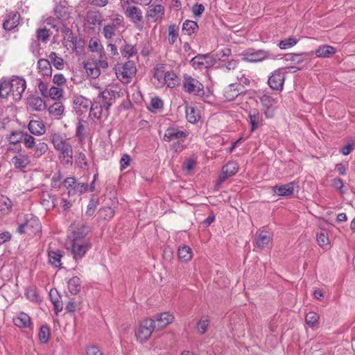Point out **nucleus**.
Instances as JSON below:
<instances>
[{
  "label": "nucleus",
  "instance_id": "09e8293b",
  "mask_svg": "<svg viewBox=\"0 0 355 355\" xmlns=\"http://www.w3.org/2000/svg\"><path fill=\"white\" fill-rule=\"evenodd\" d=\"M307 53H302L299 54L295 53H287L284 55V58L286 61H291L295 64H300L304 61V56H306Z\"/></svg>",
  "mask_w": 355,
  "mask_h": 355
},
{
  "label": "nucleus",
  "instance_id": "ddd939ff",
  "mask_svg": "<svg viewBox=\"0 0 355 355\" xmlns=\"http://www.w3.org/2000/svg\"><path fill=\"white\" fill-rule=\"evenodd\" d=\"M124 13L137 28L140 30L143 28V15L142 11L140 8L135 6H128L125 10Z\"/></svg>",
  "mask_w": 355,
  "mask_h": 355
},
{
  "label": "nucleus",
  "instance_id": "49530a36",
  "mask_svg": "<svg viewBox=\"0 0 355 355\" xmlns=\"http://www.w3.org/2000/svg\"><path fill=\"white\" fill-rule=\"evenodd\" d=\"M64 107L60 102H55L49 108V114L55 116H60L64 113Z\"/></svg>",
  "mask_w": 355,
  "mask_h": 355
},
{
  "label": "nucleus",
  "instance_id": "f3484780",
  "mask_svg": "<svg viewBox=\"0 0 355 355\" xmlns=\"http://www.w3.org/2000/svg\"><path fill=\"white\" fill-rule=\"evenodd\" d=\"M189 135L186 131L179 130L177 127L171 126L166 130L163 136V140L166 142H170L174 139H185Z\"/></svg>",
  "mask_w": 355,
  "mask_h": 355
},
{
  "label": "nucleus",
  "instance_id": "338daca9",
  "mask_svg": "<svg viewBox=\"0 0 355 355\" xmlns=\"http://www.w3.org/2000/svg\"><path fill=\"white\" fill-rule=\"evenodd\" d=\"M237 80L239 81V84H237V85L241 86L242 89H245L244 87L245 85H249L250 83V79L249 76H247L245 73H241L239 76H238Z\"/></svg>",
  "mask_w": 355,
  "mask_h": 355
},
{
  "label": "nucleus",
  "instance_id": "423d86ee",
  "mask_svg": "<svg viewBox=\"0 0 355 355\" xmlns=\"http://www.w3.org/2000/svg\"><path fill=\"white\" fill-rule=\"evenodd\" d=\"M182 84L183 89L187 93L193 94L200 96H203L205 95L203 85L191 76L184 74Z\"/></svg>",
  "mask_w": 355,
  "mask_h": 355
},
{
  "label": "nucleus",
  "instance_id": "7c9ffc66",
  "mask_svg": "<svg viewBox=\"0 0 355 355\" xmlns=\"http://www.w3.org/2000/svg\"><path fill=\"white\" fill-rule=\"evenodd\" d=\"M49 261L50 263L55 267L60 268L61 263V258L62 257V251L57 250H50L48 252Z\"/></svg>",
  "mask_w": 355,
  "mask_h": 355
},
{
  "label": "nucleus",
  "instance_id": "39448f33",
  "mask_svg": "<svg viewBox=\"0 0 355 355\" xmlns=\"http://www.w3.org/2000/svg\"><path fill=\"white\" fill-rule=\"evenodd\" d=\"M70 229L71 233L68 235L69 241L73 242H87L92 243L88 234L90 227L84 224H77V225H71Z\"/></svg>",
  "mask_w": 355,
  "mask_h": 355
},
{
  "label": "nucleus",
  "instance_id": "20e7f679",
  "mask_svg": "<svg viewBox=\"0 0 355 355\" xmlns=\"http://www.w3.org/2000/svg\"><path fill=\"white\" fill-rule=\"evenodd\" d=\"M241 56L243 60L249 62H259L275 56L268 51L249 48L245 50Z\"/></svg>",
  "mask_w": 355,
  "mask_h": 355
},
{
  "label": "nucleus",
  "instance_id": "a18cd8bd",
  "mask_svg": "<svg viewBox=\"0 0 355 355\" xmlns=\"http://www.w3.org/2000/svg\"><path fill=\"white\" fill-rule=\"evenodd\" d=\"M88 48L92 52L99 53V55L105 53L103 51V47L101 45L98 39L92 37L90 39L89 42Z\"/></svg>",
  "mask_w": 355,
  "mask_h": 355
},
{
  "label": "nucleus",
  "instance_id": "f704fd0d",
  "mask_svg": "<svg viewBox=\"0 0 355 355\" xmlns=\"http://www.w3.org/2000/svg\"><path fill=\"white\" fill-rule=\"evenodd\" d=\"M81 288V281L79 277L74 276L68 282V289L72 295H76L79 293Z\"/></svg>",
  "mask_w": 355,
  "mask_h": 355
},
{
  "label": "nucleus",
  "instance_id": "c03bdc74",
  "mask_svg": "<svg viewBox=\"0 0 355 355\" xmlns=\"http://www.w3.org/2000/svg\"><path fill=\"white\" fill-rule=\"evenodd\" d=\"M115 211L110 207H104L98 210V216L105 220H110L114 216Z\"/></svg>",
  "mask_w": 355,
  "mask_h": 355
},
{
  "label": "nucleus",
  "instance_id": "69168bd1",
  "mask_svg": "<svg viewBox=\"0 0 355 355\" xmlns=\"http://www.w3.org/2000/svg\"><path fill=\"white\" fill-rule=\"evenodd\" d=\"M239 64V61L238 60L232 59L224 64H221L220 68L221 69H225L227 71L234 70L238 67Z\"/></svg>",
  "mask_w": 355,
  "mask_h": 355
},
{
  "label": "nucleus",
  "instance_id": "2f4dec72",
  "mask_svg": "<svg viewBox=\"0 0 355 355\" xmlns=\"http://www.w3.org/2000/svg\"><path fill=\"white\" fill-rule=\"evenodd\" d=\"M336 52V49L329 45H322L315 51V55L319 58H330Z\"/></svg>",
  "mask_w": 355,
  "mask_h": 355
},
{
  "label": "nucleus",
  "instance_id": "473e14b6",
  "mask_svg": "<svg viewBox=\"0 0 355 355\" xmlns=\"http://www.w3.org/2000/svg\"><path fill=\"white\" fill-rule=\"evenodd\" d=\"M186 118L187 121L191 123H197L200 118V115L198 109L195 108L193 106H187L186 107Z\"/></svg>",
  "mask_w": 355,
  "mask_h": 355
},
{
  "label": "nucleus",
  "instance_id": "5fc2aeb1",
  "mask_svg": "<svg viewBox=\"0 0 355 355\" xmlns=\"http://www.w3.org/2000/svg\"><path fill=\"white\" fill-rule=\"evenodd\" d=\"M38 336L41 343H46L50 337V329L46 325H42L40 327Z\"/></svg>",
  "mask_w": 355,
  "mask_h": 355
},
{
  "label": "nucleus",
  "instance_id": "c756f323",
  "mask_svg": "<svg viewBox=\"0 0 355 355\" xmlns=\"http://www.w3.org/2000/svg\"><path fill=\"white\" fill-rule=\"evenodd\" d=\"M250 123L251 125L250 131L254 132L257 130L260 124H261L262 119L256 110H251L249 113Z\"/></svg>",
  "mask_w": 355,
  "mask_h": 355
},
{
  "label": "nucleus",
  "instance_id": "412c9836",
  "mask_svg": "<svg viewBox=\"0 0 355 355\" xmlns=\"http://www.w3.org/2000/svg\"><path fill=\"white\" fill-rule=\"evenodd\" d=\"M244 92L245 89H242L241 86L237 85V83H232L224 89V97L227 101H231Z\"/></svg>",
  "mask_w": 355,
  "mask_h": 355
},
{
  "label": "nucleus",
  "instance_id": "e433bc0d",
  "mask_svg": "<svg viewBox=\"0 0 355 355\" xmlns=\"http://www.w3.org/2000/svg\"><path fill=\"white\" fill-rule=\"evenodd\" d=\"M198 25L197 22L191 20H186L182 25V32L184 35H191L197 31Z\"/></svg>",
  "mask_w": 355,
  "mask_h": 355
},
{
  "label": "nucleus",
  "instance_id": "de8ad7c7",
  "mask_svg": "<svg viewBox=\"0 0 355 355\" xmlns=\"http://www.w3.org/2000/svg\"><path fill=\"white\" fill-rule=\"evenodd\" d=\"M270 239L269 234L267 232H261L257 239V247L261 249L265 248L268 244Z\"/></svg>",
  "mask_w": 355,
  "mask_h": 355
},
{
  "label": "nucleus",
  "instance_id": "bf43d9fd",
  "mask_svg": "<svg viewBox=\"0 0 355 355\" xmlns=\"http://www.w3.org/2000/svg\"><path fill=\"white\" fill-rule=\"evenodd\" d=\"M318 314L313 311L309 312L305 318L306 324H308L311 327H314L318 323Z\"/></svg>",
  "mask_w": 355,
  "mask_h": 355
},
{
  "label": "nucleus",
  "instance_id": "9d476101",
  "mask_svg": "<svg viewBox=\"0 0 355 355\" xmlns=\"http://www.w3.org/2000/svg\"><path fill=\"white\" fill-rule=\"evenodd\" d=\"M190 62L195 69H202L214 65L216 59L209 53L198 54L193 58Z\"/></svg>",
  "mask_w": 355,
  "mask_h": 355
},
{
  "label": "nucleus",
  "instance_id": "393cba45",
  "mask_svg": "<svg viewBox=\"0 0 355 355\" xmlns=\"http://www.w3.org/2000/svg\"><path fill=\"white\" fill-rule=\"evenodd\" d=\"M85 20L91 25H100L103 21V15L98 10H89L86 13Z\"/></svg>",
  "mask_w": 355,
  "mask_h": 355
},
{
  "label": "nucleus",
  "instance_id": "052dcab7",
  "mask_svg": "<svg viewBox=\"0 0 355 355\" xmlns=\"http://www.w3.org/2000/svg\"><path fill=\"white\" fill-rule=\"evenodd\" d=\"M63 94V90L58 87L52 86L49 91L48 96L53 100L60 99Z\"/></svg>",
  "mask_w": 355,
  "mask_h": 355
},
{
  "label": "nucleus",
  "instance_id": "e2e57ef3",
  "mask_svg": "<svg viewBox=\"0 0 355 355\" xmlns=\"http://www.w3.org/2000/svg\"><path fill=\"white\" fill-rule=\"evenodd\" d=\"M316 239L320 247H324L329 244L328 235L323 232L317 234Z\"/></svg>",
  "mask_w": 355,
  "mask_h": 355
},
{
  "label": "nucleus",
  "instance_id": "79ce46f5",
  "mask_svg": "<svg viewBox=\"0 0 355 355\" xmlns=\"http://www.w3.org/2000/svg\"><path fill=\"white\" fill-rule=\"evenodd\" d=\"M179 26L175 24H170L168 26V41L171 45H173L178 37Z\"/></svg>",
  "mask_w": 355,
  "mask_h": 355
},
{
  "label": "nucleus",
  "instance_id": "72a5a7b5",
  "mask_svg": "<svg viewBox=\"0 0 355 355\" xmlns=\"http://www.w3.org/2000/svg\"><path fill=\"white\" fill-rule=\"evenodd\" d=\"M89 107V116L99 119L103 114L105 115V111L103 112V110L104 107L97 101H94V103L90 105Z\"/></svg>",
  "mask_w": 355,
  "mask_h": 355
},
{
  "label": "nucleus",
  "instance_id": "f8f14e48",
  "mask_svg": "<svg viewBox=\"0 0 355 355\" xmlns=\"http://www.w3.org/2000/svg\"><path fill=\"white\" fill-rule=\"evenodd\" d=\"M69 242L71 254L76 261L82 259L92 245V243L87 242Z\"/></svg>",
  "mask_w": 355,
  "mask_h": 355
},
{
  "label": "nucleus",
  "instance_id": "7ed1b4c3",
  "mask_svg": "<svg viewBox=\"0 0 355 355\" xmlns=\"http://www.w3.org/2000/svg\"><path fill=\"white\" fill-rule=\"evenodd\" d=\"M42 225L39 219L32 215H27L24 223L20 224L17 228L18 233L26 234L31 236L40 235Z\"/></svg>",
  "mask_w": 355,
  "mask_h": 355
},
{
  "label": "nucleus",
  "instance_id": "cd10ccee",
  "mask_svg": "<svg viewBox=\"0 0 355 355\" xmlns=\"http://www.w3.org/2000/svg\"><path fill=\"white\" fill-rule=\"evenodd\" d=\"M39 73L44 76H51L52 73L51 64L47 59H40L37 62Z\"/></svg>",
  "mask_w": 355,
  "mask_h": 355
},
{
  "label": "nucleus",
  "instance_id": "b1692460",
  "mask_svg": "<svg viewBox=\"0 0 355 355\" xmlns=\"http://www.w3.org/2000/svg\"><path fill=\"white\" fill-rule=\"evenodd\" d=\"M28 128L31 133L37 136L42 135L46 132L45 125L42 121H30Z\"/></svg>",
  "mask_w": 355,
  "mask_h": 355
},
{
  "label": "nucleus",
  "instance_id": "a211bd4d",
  "mask_svg": "<svg viewBox=\"0 0 355 355\" xmlns=\"http://www.w3.org/2000/svg\"><path fill=\"white\" fill-rule=\"evenodd\" d=\"M91 105V101L83 96H76L73 100V108L76 113L80 116L87 112Z\"/></svg>",
  "mask_w": 355,
  "mask_h": 355
},
{
  "label": "nucleus",
  "instance_id": "6e6552de",
  "mask_svg": "<svg viewBox=\"0 0 355 355\" xmlns=\"http://www.w3.org/2000/svg\"><path fill=\"white\" fill-rule=\"evenodd\" d=\"M136 71L135 63L132 61H128L123 64H118L115 68V73L121 81H129Z\"/></svg>",
  "mask_w": 355,
  "mask_h": 355
},
{
  "label": "nucleus",
  "instance_id": "ea45409f",
  "mask_svg": "<svg viewBox=\"0 0 355 355\" xmlns=\"http://www.w3.org/2000/svg\"><path fill=\"white\" fill-rule=\"evenodd\" d=\"M85 69L89 76H90L92 78H96L99 76L101 72L100 69L98 68V66L96 64L91 63V62H86L85 63Z\"/></svg>",
  "mask_w": 355,
  "mask_h": 355
},
{
  "label": "nucleus",
  "instance_id": "4be33fe9",
  "mask_svg": "<svg viewBox=\"0 0 355 355\" xmlns=\"http://www.w3.org/2000/svg\"><path fill=\"white\" fill-rule=\"evenodd\" d=\"M27 104L34 111H43L46 107L45 101L41 97L36 95H31L27 98Z\"/></svg>",
  "mask_w": 355,
  "mask_h": 355
},
{
  "label": "nucleus",
  "instance_id": "f03ea898",
  "mask_svg": "<svg viewBox=\"0 0 355 355\" xmlns=\"http://www.w3.org/2000/svg\"><path fill=\"white\" fill-rule=\"evenodd\" d=\"M51 142L54 148L61 153L60 158L65 164L71 165L73 163V150L69 143L58 133L51 135Z\"/></svg>",
  "mask_w": 355,
  "mask_h": 355
},
{
  "label": "nucleus",
  "instance_id": "bb28decb",
  "mask_svg": "<svg viewBox=\"0 0 355 355\" xmlns=\"http://www.w3.org/2000/svg\"><path fill=\"white\" fill-rule=\"evenodd\" d=\"M14 324L20 328H27L31 324V318L24 312H20L18 315L13 319Z\"/></svg>",
  "mask_w": 355,
  "mask_h": 355
},
{
  "label": "nucleus",
  "instance_id": "6e6d98bb",
  "mask_svg": "<svg viewBox=\"0 0 355 355\" xmlns=\"http://www.w3.org/2000/svg\"><path fill=\"white\" fill-rule=\"evenodd\" d=\"M34 157H40L44 155L48 150V146L44 142L36 143L35 146Z\"/></svg>",
  "mask_w": 355,
  "mask_h": 355
},
{
  "label": "nucleus",
  "instance_id": "dca6fc26",
  "mask_svg": "<svg viewBox=\"0 0 355 355\" xmlns=\"http://www.w3.org/2000/svg\"><path fill=\"white\" fill-rule=\"evenodd\" d=\"M239 170V165L236 162L231 161L227 162L222 168L221 174L217 181L218 184H220L230 177L235 175Z\"/></svg>",
  "mask_w": 355,
  "mask_h": 355
},
{
  "label": "nucleus",
  "instance_id": "4c0bfd02",
  "mask_svg": "<svg viewBox=\"0 0 355 355\" xmlns=\"http://www.w3.org/2000/svg\"><path fill=\"white\" fill-rule=\"evenodd\" d=\"M165 83L167 86L171 88H174L179 85V78L178 76L173 71H166L164 76Z\"/></svg>",
  "mask_w": 355,
  "mask_h": 355
},
{
  "label": "nucleus",
  "instance_id": "c9c22d12",
  "mask_svg": "<svg viewBox=\"0 0 355 355\" xmlns=\"http://www.w3.org/2000/svg\"><path fill=\"white\" fill-rule=\"evenodd\" d=\"M260 101L263 107L264 113L267 117L272 116V114H268L269 109L272 106L274 103V99L272 96L263 94L260 97Z\"/></svg>",
  "mask_w": 355,
  "mask_h": 355
},
{
  "label": "nucleus",
  "instance_id": "4d7b16f0",
  "mask_svg": "<svg viewBox=\"0 0 355 355\" xmlns=\"http://www.w3.org/2000/svg\"><path fill=\"white\" fill-rule=\"evenodd\" d=\"M22 142L24 143L25 147L28 149L34 148L36 144L35 139L27 132H24Z\"/></svg>",
  "mask_w": 355,
  "mask_h": 355
},
{
  "label": "nucleus",
  "instance_id": "58836bf2",
  "mask_svg": "<svg viewBox=\"0 0 355 355\" xmlns=\"http://www.w3.org/2000/svg\"><path fill=\"white\" fill-rule=\"evenodd\" d=\"M178 257L182 261H189L192 257L191 249L187 245L180 246L178 249Z\"/></svg>",
  "mask_w": 355,
  "mask_h": 355
},
{
  "label": "nucleus",
  "instance_id": "603ef678",
  "mask_svg": "<svg viewBox=\"0 0 355 355\" xmlns=\"http://www.w3.org/2000/svg\"><path fill=\"white\" fill-rule=\"evenodd\" d=\"M297 40L295 37H290L288 38L280 40L278 46L281 49H286L295 46L297 43Z\"/></svg>",
  "mask_w": 355,
  "mask_h": 355
},
{
  "label": "nucleus",
  "instance_id": "4468645a",
  "mask_svg": "<svg viewBox=\"0 0 355 355\" xmlns=\"http://www.w3.org/2000/svg\"><path fill=\"white\" fill-rule=\"evenodd\" d=\"M165 13L164 7L161 4H152L150 5L146 12V19L152 22H157L161 21Z\"/></svg>",
  "mask_w": 355,
  "mask_h": 355
},
{
  "label": "nucleus",
  "instance_id": "c85d7f7f",
  "mask_svg": "<svg viewBox=\"0 0 355 355\" xmlns=\"http://www.w3.org/2000/svg\"><path fill=\"white\" fill-rule=\"evenodd\" d=\"M12 163L16 168L22 169L30 163L28 156L19 154L12 158Z\"/></svg>",
  "mask_w": 355,
  "mask_h": 355
},
{
  "label": "nucleus",
  "instance_id": "8fccbe9b",
  "mask_svg": "<svg viewBox=\"0 0 355 355\" xmlns=\"http://www.w3.org/2000/svg\"><path fill=\"white\" fill-rule=\"evenodd\" d=\"M49 58L51 60V64L52 63L57 69H62L63 68V60L58 57L56 53L51 52L49 55Z\"/></svg>",
  "mask_w": 355,
  "mask_h": 355
},
{
  "label": "nucleus",
  "instance_id": "0e129e2a",
  "mask_svg": "<svg viewBox=\"0 0 355 355\" xmlns=\"http://www.w3.org/2000/svg\"><path fill=\"white\" fill-rule=\"evenodd\" d=\"M121 53L123 57L130 58L134 55L135 51L132 45L125 44L121 48Z\"/></svg>",
  "mask_w": 355,
  "mask_h": 355
},
{
  "label": "nucleus",
  "instance_id": "680f3d73",
  "mask_svg": "<svg viewBox=\"0 0 355 355\" xmlns=\"http://www.w3.org/2000/svg\"><path fill=\"white\" fill-rule=\"evenodd\" d=\"M49 31L45 28L37 30V38L38 41L46 43L50 37Z\"/></svg>",
  "mask_w": 355,
  "mask_h": 355
},
{
  "label": "nucleus",
  "instance_id": "f257e3e1",
  "mask_svg": "<svg viewBox=\"0 0 355 355\" xmlns=\"http://www.w3.org/2000/svg\"><path fill=\"white\" fill-rule=\"evenodd\" d=\"M26 87V82L21 77H13L10 81L0 82V98H6L8 96L17 102L21 99L22 94Z\"/></svg>",
  "mask_w": 355,
  "mask_h": 355
},
{
  "label": "nucleus",
  "instance_id": "a878e982",
  "mask_svg": "<svg viewBox=\"0 0 355 355\" xmlns=\"http://www.w3.org/2000/svg\"><path fill=\"white\" fill-rule=\"evenodd\" d=\"M49 297L54 305L55 314H58L62 310L63 305L62 301H60V295L57 289L53 288L50 291Z\"/></svg>",
  "mask_w": 355,
  "mask_h": 355
},
{
  "label": "nucleus",
  "instance_id": "9b49d317",
  "mask_svg": "<svg viewBox=\"0 0 355 355\" xmlns=\"http://www.w3.org/2000/svg\"><path fill=\"white\" fill-rule=\"evenodd\" d=\"M284 81L285 71L283 69H277L269 76L268 84L272 89L281 91L283 89Z\"/></svg>",
  "mask_w": 355,
  "mask_h": 355
},
{
  "label": "nucleus",
  "instance_id": "0eeeda50",
  "mask_svg": "<svg viewBox=\"0 0 355 355\" xmlns=\"http://www.w3.org/2000/svg\"><path fill=\"white\" fill-rule=\"evenodd\" d=\"M117 96H119V94L116 91L105 89L96 98V101L104 107L105 116H108L110 107L115 102Z\"/></svg>",
  "mask_w": 355,
  "mask_h": 355
},
{
  "label": "nucleus",
  "instance_id": "5701e85b",
  "mask_svg": "<svg viewBox=\"0 0 355 355\" xmlns=\"http://www.w3.org/2000/svg\"><path fill=\"white\" fill-rule=\"evenodd\" d=\"M174 317L169 313L164 312L155 316V329H161L172 322Z\"/></svg>",
  "mask_w": 355,
  "mask_h": 355
},
{
  "label": "nucleus",
  "instance_id": "1a4fd4ad",
  "mask_svg": "<svg viewBox=\"0 0 355 355\" xmlns=\"http://www.w3.org/2000/svg\"><path fill=\"white\" fill-rule=\"evenodd\" d=\"M155 329V321L153 319H147L141 322L135 332V335L140 342H145L150 338Z\"/></svg>",
  "mask_w": 355,
  "mask_h": 355
},
{
  "label": "nucleus",
  "instance_id": "864d4df0",
  "mask_svg": "<svg viewBox=\"0 0 355 355\" xmlns=\"http://www.w3.org/2000/svg\"><path fill=\"white\" fill-rule=\"evenodd\" d=\"M24 132L12 131L8 137L9 142L12 144H16L22 142Z\"/></svg>",
  "mask_w": 355,
  "mask_h": 355
},
{
  "label": "nucleus",
  "instance_id": "2eb2a0df",
  "mask_svg": "<svg viewBox=\"0 0 355 355\" xmlns=\"http://www.w3.org/2000/svg\"><path fill=\"white\" fill-rule=\"evenodd\" d=\"M54 15L58 22H67L71 16V11L67 2L62 1L56 4L54 8Z\"/></svg>",
  "mask_w": 355,
  "mask_h": 355
},
{
  "label": "nucleus",
  "instance_id": "774afa93",
  "mask_svg": "<svg viewBox=\"0 0 355 355\" xmlns=\"http://www.w3.org/2000/svg\"><path fill=\"white\" fill-rule=\"evenodd\" d=\"M331 185L337 189L340 193L343 194L345 193L343 190L344 184L341 179L338 178H334L331 180Z\"/></svg>",
  "mask_w": 355,
  "mask_h": 355
},
{
  "label": "nucleus",
  "instance_id": "6ab92c4d",
  "mask_svg": "<svg viewBox=\"0 0 355 355\" xmlns=\"http://www.w3.org/2000/svg\"><path fill=\"white\" fill-rule=\"evenodd\" d=\"M20 18V15L17 12L8 13L3 23V28L8 31L14 30L19 25Z\"/></svg>",
  "mask_w": 355,
  "mask_h": 355
},
{
  "label": "nucleus",
  "instance_id": "aec40b11",
  "mask_svg": "<svg viewBox=\"0 0 355 355\" xmlns=\"http://www.w3.org/2000/svg\"><path fill=\"white\" fill-rule=\"evenodd\" d=\"M295 185V182H291L282 185H275L272 187V191L279 196H290L294 193Z\"/></svg>",
  "mask_w": 355,
  "mask_h": 355
},
{
  "label": "nucleus",
  "instance_id": "13d9d810",
  "mask_svg": "<svg viewBox=\"0 0 355 355\" xmlns=\"http://www.w3.org/2000/svg\"><path fill=\"white\" fill-rule=\"evenodd\" d=\"M209 320L207 316L202 317L197 324L198 331L200 334H204L209 326Z\"/></svg>",
  "mask_w": 355,
  "mask_h": 355
},
{
  "label": "nucleus",
  "instance_id": "3c124183",
  "mask_svg": "<svg viewBox=\"0 0 355 355\" xmlns=\"http://www.w3.org/2000/svg\"><path fill=\"white\" fill-rule=\"evenodd\" d=\"M86 121L80 118L76 126V136L78 138L79 141H83L85 139V126L84 123Z\"/></svg>",
  "mask_w": 355,
  "mask_h": 355
},
{
  "label": "nucleus",
  "instance_id": "37998d69",
  "mask_svg": "<svg viewBox=\"0 0 355 355\" xmlns=\"http://www.w3.org/2000/svg\"><path fill=\"white\" fill-rule=\"evenodd\" d=\"M98 205V199L95 198L94 196L92 197L89 201L87 206L85 216L89 218L92 217L95 214V211H96Z\"/></svg>",
  "mask_w": 355,
  "mask_h": 355
},
{
  "label": "nucleus",
  "instance_id": "a19ab883",
  "mask_svg": "<svg viewBox=\"0 0 355 355\" xmlns=\"http://www.w3.org/2000/svg\"><path fill=\"white\" fill-rule=\"evenodd\" d=\"M117 30V24L112 22V24L105 25L103 29V33L104 37L110 40L116 35V31Z\"/></svg>",
  "mask_w": 355,
  "mask_h": 355
}]
</instances>
